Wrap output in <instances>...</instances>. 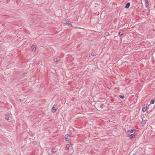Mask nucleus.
<instances>
[{
  "instance_id": "7",
  "label": "nucleus",
  "mask_w": 155,
  "mask_h": 155,
  "mask_svg": "<svg viewBox=\"0 0 155 155\" xmlns=\"http://www.w3.org/2000/svg\"><path fill=\"white\" fill-rule=\"evenodd\" d=\"M60 60V58L59 57H57L56 58L54 59V61L55 62H57L58 61Z\"/></svg>"
},
{
  "instance_id": "13",
  "label": "nucleus",
  "mask_w": 155,
  "mask_h": 155,
  "mask_svg": "<svg viewBox=\"0 0 155 155\" xmlns=\"http://www.w3.org/2000/svg\"><path fill=\"white\" fill-rule=\"evenodd\" d=\"M6 119L7 120H8L9 119V118L8 117H6Z\"/></svg>"
},
{
  "instance_id": "11",
  "label": "nucleus",
  "mask_w": 155,
  "mask_h": 155,
  "mask_svg": "<svg viewBox=\"0 0 155 155\" xmlns=\"http://www.w3.org/2000/svg\"><path fill=\"white\" fill-rule=\"evenodd\" d=\"M123 34V31H121L119 32V35L120 36H121Z\"/></svg>"
},
{
  "instance_id": "10",
  "label": "nucleus",
  "mask_w": 155,
  "mask_h": 155,
  "mask_svg": "<svg viewBox=\"0 0 155 155\" xmlns=\"http://www.w3.org/2000/svg\"><path fill=\"white\" fill-rule=\"evenodd\" d=\"M130 6V3H127L125 6V7L126 8H128Z\"/></svg>"
},
{
  "instance_id": "18",
  "label": "nucleus",
  "mask_w": 155,
  "mask_h": 155,
  "mask_svg": "<svg viewBox=\"0 0 155 155\" xmlns=\"http://www.w3.org/2000/svg\"><path fill=\"white\" fill-rule=\"evenodd\" d=\"M91 55H93V54H91Z\"/></svg>"
},
{
  "instance_id": "12",
  "label": "nucleus",
  "mask_w": 155,
  "mask_h": 155,
  "mask_svg": "<svg viewBox=\"0 0 155 155\" xmlns=\"http://www.w3.org/2000/svg\"><path fill=\"white\" fill-rule=\"evenodd\" d=\"M155 102V101L154 100H152L150 101V103L151 104H153Z\"/></svg>"
},
{
  "instance_id": "9",
  "label": "nucleus",
  "mask_w": 155,
  "mask_h": 155,
  "mask_svg": "<svg viewBox=\"0 0 155 155\" xmlns=\"http://www.w3.org/2000/svg\"><path fill=\"white\" fill-rule=\"evenodd\" d=\"M147 107H143L142 108V111L144 112L147 110Z\"/></svg>"
},
{
  "instance_id": "5",
  "label": "nucleus",
  "mask_w": 155,
  "mask_h": 155,
  "mask_svg": "<svg viewBox=\"0 0 155 155\" xmlns=\"http://www.w3.org/2000/svg\"><path fill=\"white\" fill-rule=\"evenodd\" d=\"M65 139L67 141H69L70 140V136L68 134H66L65 136Z\"/></svg>"
},
{
  "instance_id": "15",
  "label": "nucleus",
  "mask_w": 155,
  "mask_h": 155,
  "mask_svg": "<svg viewBox=\"0 0 155 155\" xmlns=\"http://www.w3.org/2000/svg\"><path fill=\"white\" fill-rule=\"evenodd\" d=\"M105 34L106 35H108L109 34V33L108 32H106L105 33Z\"/></svg>"
},
{
  "instance_id": "1",
  "label": "nucleus",
  "mask_w": 155,
  "mask_h": 155,
  "mask_svg": "<svg viewBox=\"0 0 155 155\" xmlns=\"http://www.w3.org/2000/svg\"><path fill=\"white\" fill-rule=\"evenodd\" d=\"M126 134L127 137L130 139L135 138L136 136V133L135 132V130H134L130 129L128 130Z\"/></svg>"
},
{
  "instance_id": "6",
  "label": "nucleus",
  "mask_w": 155,
  "mask_h": 155,
  "mask_svg": "<svg viewBox=\"0 0 155 155\" xmlns=\"http://www.w3.org/2000/svg\"><path fill=\"white\" fill-rule=\"evenodd\" d=\"M31 48L32 51H36V45H32Z\"/></svg>"
},
{
  "instance_id": "8",
  "label": "nucleus",
  "mask_w": 155,
  "mask_h": 155,
  "mask_svg": "<svg viewBox=\"0 0 155 155\" xmlns=\"http://www.w3.org/2000/svg\"><path fill=\"white\" fill-rule=\"evenodd\" d=\"M71 144H67L66 146V148L67 149L69 150L70 149V148L71 146Z\"/></svg>"
},
{
  "instance_id": "4",
  "label": "nucleus",
  "mask_w": 155,
  "mask_h": 155,
  "mask_svg": "<svg viewBox=\"0 0 155 155\" xmlns=\"http://www.w3.org/2000/svg\"><path fill=\"white\" fill-rule=\"evenodd\" d=\"M144 2V5L146 8H147L148 6V1L147 0H143Z\"/></svg>"
},
{
  "instance_id": "14",
  "label": "nucleus",
  "mask_w": 155,
  "mask_h": 155,
  "mask_svg": "<svg viewBox=\"0 0 155 155\" xmlns=\"http://www.w3.org/2000/svg\"><path fill=\"white\" fill-rule=\"evenodd\" d=\"M120 97L121 98H122V99H123L124 98V96H120Z\"/></svg>"
},
{
  "instance_id": "2",
  "label": "nucleus",
  "mask_w": 155,
  "mask_h": 155,
  "mask_svg": "<svg viewBox=\"0 0 155 155\" xmlns=\"http://www.w3.org/2000/svg\"><path fill=\"white\" fill-rule=\"evenodd\" d=\"M58 109V107L57 105H54L51 108V111L53 113L55 112Z\"/></svg>"
},
{
  "instance_id": "3",
  "label": "nucleus",
  "mask_w": 155,
  "mask_h": 155,
  "mask_svg": "<svg viewBox=\"0 0 155 155\" xmlns=\"http://www.w3.org/2000/svg\"><path fill=\"white\" fill-rule=\"evenodd\" d=\"M64 21H65L64 22L65 24L67 25L68 26L71 27L72 26L71 24L66 19H64Z\"/></svg>"
},
{
  "instance_id": "17",
  "label": "nucleus",
  "mask_w": 155,
  "mask_h": 155,
  "mask_svg": "<svg viewBox=\"0 0 155 155\" xmlns=\"http://www.w3.org/2000/svg\"><path fill=\"white\" fill-rule=\"evenodd\" d=\"M91 55H93V54H91Z\"/></svg>"
},
{
  "instance_id": "16",
  "label": "nucleus",
  "mask_w": 155,
  "mask_h": 155,
  "mask_svg": "<svg viewBox=\"0 0 155 155\" xmlns=\"http://www.w3.org/2000/svg\"><path fill=\"white\" fill-rule=\"evenodd\" d=\"M131 155H137L135 153H133Z\"/></svg>"
}]
</instances>
